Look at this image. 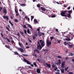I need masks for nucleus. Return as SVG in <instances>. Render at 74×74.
I'll list each match as a JSON object with an SVG mask.
<instances>
[{
    "label": "nucleus",
    "mask_w": 74,
    "mask_h": 74,
    "mask_svg": "<svg viewBox=\"0 0 74 74\" xmlns=\"http://www.w3.org/2000/svg\"><path fill=\"white\" fill-rule=\"evenodd\" d=\"M26 25H27V27H29L31 29V30H33V28L32 27V26L29 24H27Z\"/></svg>",
    "instance_id": "obj_8"
},
{
    "label": "nucleus",
    "mask_w": 74,
    "mask_h": 74,
    "mask_svg": "<svg viewBox=\"0 0 74 74\" xmlns=\"http://www.w3.org/2000/svg\"><path fill=\"white\" fill-rule=\"evenodd\" d=\"M47 66L49 67V68H51V65L49 64H47V63H45Z\"/></svg>",
    "instance_id": "obj_11"
},
{
    "label": "nucleus",
    "mask_w": 74,
    "mask_h": 74,
    "mask_svg": "<svg viewBox=\"0 0 74 74\" xmlns=\"http://www.w3.org/2000/svg\"><path fill=\"white\" fill-rule=\"evenodd\" d=\"M33 64L35 66H37V64H36L34 62L33 63Z\"/></svg>",
    "instance_id": "obj_46"
},
{
    "label": "nucleus",
    "mask_w": 74,
    "mask_h": 74,
    "mask_svg": "<svg viewBox=\"0 0 74 74\" xmlns=\"http://www.w3.org/2000/svg\"><path fill=\"white\" fill-rule=\"evenodd\" d=\"M69 48H72L73 47V45H70V44H69Z\"/></svg>",
    "instance_id": "obj_26"
},
{
    "label": "nucleus",
    "mask_w": 74,
    "mask_h": 74,
    "mask_svg": "<svg viewBox=\"0 0 74 74\" xmlns=\"http://www.w3.org/2000/svg\"><path fill=\"white\" fill-rule=\"evenodd\" d=\"M40 29L39 28H38L37 30V31H38V32H39L40 31Z\"/></svg>",
    "instance_id": "obj_44"
},
{
    "label": "nucleus",
    "mask_w": 74,
    "mask_h": 74,
    "mask_svg": "<svg viewBox=\"0 0 74 74\" xmlns=\"http://www.w3.org/2000/svg\"><path fill=\"white\" fill-rule=\"evenodd\" d=\"M32 55L33 56H35V57H36V58H37V55H36V54H33Z\"/></svg>",
    "instance_id": "obj_32"
},
{
    "label": "nucleus",
    "mask_w": 74,
    "mask_h": 74,
    "mask_svg": "<svg viewBox=\"0 0 74 74\" xmlns=\"http://www.w3.org/2000/svg\"><path fill=\"white\" fill-rule=\"evenodd\" d=\"M50 38L51 40V41H52V39H53V37L52 36H51L50 37Z\"/></svg>",
    "instance_id": "obj_35"
},
{
    "label": "nucleus",
    "mask_w": 74,
    "mask_h": 74,
    "mask_svg": "<svg viewBox=\"0 0 74 74\" xmlns=\"http://www.w3.org/2000/svg\"><path fill=\"white\" fill-rule=\"evenodd\" d=\"M65 40H66V41H71V39L68 38H65Z\"/></svg>",
    "instance_id": "obj_17"
},
{
    "label": "nucleus",
    "mask_w": 74,
    "mask_h": 74,
    "mask_svg": "<svg viewBox=\"0 0 74 74\" xmlns=\"http://www.w3.org/2000/svg\"><path fill=\"white\" fill-rule=\"evenodd\" d=\"M27 33L29 34L30 33V29H28L27 30Z\"/></svg>",
    "instance_id": "obj_30"
},
{
    "label": "nucleus",
    "mask_w": 74,
    "mask_h": 74,
    "mask_svg": "<svg viewBox=\"0 0 74 74\" xmlns=\"http://www.w3.org/2000/svg\"><path fill=\"white\" fill-rule=\"evenodd\" d=\"M67 12V10H65L64 11H62L60 13V15L62 16H65L66 17V15H65L66 14V12Z\"/></svg>",
    "instance_id": "obj_1"
},
{
    "label": "nucleus",
    "mask_w": 74,
    "mask_h": 74,
    "mask_svg": "<svg viewBox=\"0 0 74 74\" xmlns=\"http://www.w3.org/2000/svg\"><path fill=\"white\" fill-rule=\"evenodd\" d=\"M56 17V16L55 15H53L51 16V18H55Z\"/></svg>",
    "instance_id": "obj_40"
},
{
    "label": "nucleus",
    "mask_w": 74,
    "mask_h": 74,
    "mask_svg": "<svg viewBox=\"0 0 74 74\" xmlns=\"http://www.w3.org/2000/svg\"><path fill=\"white\" fill-rule=\"evenodd\" d=\"M24 32L25 34H27V31H26V29H24Z\"/></svg>",
    "instance_id": "obj_25"
},
{
    "label": "nucleus",
    "mask_w": 74,
    "mask_h": 74,
    "mask_svg": "<svg viewBox=\"0 0 74 74\" xmlns=\"http://www.w3.org/2000/svg\"><path fill=\"white\" fill-rule=\"evenodd\" d=\"M57 69H58V68L56 67L54 69L55 71H56V70H57Z\"/></svg>",
    "instance_id": "obj_49"
},
{
    "label": "nucleus",
    "mask_w": 74,
    "mask_h": 74,
    "mask_svg": "<svg viewBox=\"0 0 74 74\" xmlns=\"http://www.w3.org/2000/svg\"><path fill=\"white\" fill-rule=\"evenodd\" d=\"M15 22H18V20L17 19H16L14 20V21Z\"/></svg>",
    "instance_id": "obj_31"
},
{
    "label": "nucleus",
    "mask_w": 74,
    "mask_h": 74,
    "mask_svg": "<svg viewBox=\"0 0 74 74\" xmlns=\"http://www.w3.org/2000/svg\"><path fill=\"white\" fill-rule=\"evenodd\" d=\"M15 12L16 13H18V11H17V10H16V9H15Z\"/></svg>",
    "instance_id": "obj_53"
},
{
    "label": "nucleus",
    "mask_w": 74,
    "mask_h": 74,
    "mask_svg": "<svg viewBox=\"0 0 74 74\" xmlns=\"http://www.w3.org/2000/svg\"><path fill=\"white\" fill-rule=\"evenodd\" d=\"M21 6H22V7H25L26 6V4L25 3H23L21 5Z\"/></svg>",
    "instance_id": "obj_19"
},
{
    "label": "nucleus",
    "mask_w": 74,
    "mask_h": 74,
    "mask_svg": "<svg viewBox=\"0 0 74 74\" xmlns=\"http://www.w3.org/2000/svg\"><path fill=\"white\" fill-rule=\"evenodd\" d=\"M31 20H32V19H34V17L33 16H31Z\"/></svg>",
    "instance_id": "obj_37"
},
{
    "label": "nucleus",
    "mask_w": 74,
    "mask_h": 74,
    "mask_svg": "<svg viewBox=\"0 0 74 74\" xmlns=\"http://www.w3.org/2000/svg\"><path fill=\"white\" fill-rule=\"evenodd\" d=\"M27 20H28V21H30V18H27Z\"/></svg>",
    "instance_id": "obj_63"
},
{
    "label": "nucleus",
    "mask_w": 74,
    "mask_h": 74,
    "mask_svg": "<svg viewBox=\"0 0 74 74\" xmlns=\"http://www.w3.org/2000/svg\"><path fill=\"white\" fill-rule=\"evenodd\" d=\"M72 10H69L68 11V12H69V14H71V13H72Z\"/></svg>",
    "instance_id": "obj_22"
},
{
    "label": "nucleus",
    "mask_w": 74,
    "mask_h": 74,
    "mask_svg": "<svg viewBox=\"0 0 74 74\" xmlns=\"http://www.w3.org/2000/svg\"><path fill=\"white\" fill-rule=\"evenodd\" d=\"M56 74H60V73L59 72H57L56 73Z\"/></svg>",
    "instance_id": "obj_62"
},
{
    "label": "nucleus",
    "mask_w": 74,
    "mask_h": 74,
    "mask_svg": "<svg viewBox=\"0 0 74 74\" xmlns=\"http://www.w3.org/2000/svg\"><path fill=\"white\" fill-rule=\"evenodd\" d=\"M6 39H7L8 42H10V39H8L7 37H6Z\"/></svg>",
    "instance_id": "obj_28"
},
{
    "label": "nucleus",
    "mask_w": 74,
    "mask_h": 74,
    "mask_svg": "<svg viewBox=\"0 0 74 74\" xmlns=\"http://www.w3.org/2000/svg\"><path fill=\"white\" fill-rule=\"evenodd\" d=\"M6 29L9 31V32H10V29L8 28V27H6Z\"/></svg>",
    "instance_id": "obj_34"
},
{
    "label": "nucleus",
    "mask_w": 74,
    "mask_h": 74,
    "mask_svg": "<svg viewBox=\"0 0 74 74\" xmlns=\"http://www.w3.org/2000/svg\"><path fill=\"white\" fill-rule=\"evenodd\" d=\"M57 72H58V73H59V72H60V70H59V69H57Z\"/></svg>",
    "instance_id": "obj_48"
},
{
    "label": "nucleus",
    "mask_w": 74,
    "mask_h": 74,
    "mask_svg": "<svg viewBox=\"0 0 74 74\" xmlns=\"http://www.w3.org/2000/svg\"><path fill=\"white\" fill-rule=\"evenodd\" d=\"M69 69V67H67L66 68H65V71H67V70H68V69Z\"/></svg>",
    "instance_id": "obj_33"
},
{
    "label": "nucleus",
    "mask_w": 74,
    "mask_h": 74,
    "mask_svg": "<svg viewBox=\"0 0 74 74\" xmlns=\"http://www.w3.org/2000/svg\"><path fill=\"white\" fill-rule=\"evenodd\" d=\"M31 67H33V66H34V65L33 64H31Z\"/></svg>",
    "instance_id": "obj_59"
},
{
    "label": "nucleus",
    "mask_w": 74,
    "mask_h": 74,
    "mask_svg": "<svg viewBox=\"0 0 74 74\" xmlns=\"http://www.w3.org/2000/svg\"><path fill=\"white\" fill-rule=\"evenodd\" d=\"M40 8L43 11H46V9L43 7H41Z\"/></svg>",
    "instance_id": "obj_12"
},
{
    "label": "nucleus",
    "mask_w": 74,
    "mask_h": 74,
    "mask_svg": "<svg viewBox=\"0 0 74 74\" xmlns=\"http://www.w3.org/2000/svg\"><path fill=\"white\" fill-rule=\"evenodd\" d=\"M61 71L62 73H64V69H62Z\"/></svg>",
    "instance_id": "obj_23"
},
{
    "label": "nucleus",
    "mask_w": 74,
    "mask_h": 74,
    "mask_svg": "<svg viewBox=\"0 0 74 74\" xmlns=\"http://www.w3.org/2000/svg\"><path fill=\"white\" fill-rule=\"evenodd\" d=\"M34 36H36V37H37V36H38V35L37 34V33H36L34 34Z\"/></svg>",
    "instance_id": "obj_39"
},
{
    "label": "nucleus",
    "mask_w": 74,
    "mask_h": 74,
    "mask_svg": "<svg viewBox=\"0 0 74 74\" xmlns=\"http://www.w3.org/2000/svg\"><path fill=\"white\" fill-rule=\"evenodd\" d=\"M12 42V44H14V41H13V40H12L11 41Z\"/></svg>",
    "instance_id": "obj_54"
},
{
    "label": "nucleus",
    "mask_w": 74,
    "mask_h": 74,
    "mask_svg": "<svg viewBox=\"0 0 74 74\" xmlns=\"http://www.w3.org/2000/svg\"><path fill=\"white\" fill-rule=\"evenodd\" d=\"M40 43H41V46L42 47H44L45 45V41L44 40H39V42Z\"/></svg>",
    "instance_id": "obj_2"
},
{
    "label": "nucleus",
    "mask_w": 74,
    "mask_h": 74,
    "mask_svg": "<svg viewBox=\"0 0 74 74\" xmlns=\"http://www.w3.org/2000/svg\"><path fill=\"white\" fill-rule=\"evenodd\" d=\"M69 74H73V73L70 72L69 73Z\"/></svg>",
    "instance_id": "obj_47"
},
{
    "label": "nucleus",
    "mask_w": 74,
    "mask_h": 74,
    "mask_svg": "<svg viewBox=\"0 0 74 74\" xmlns=\"http://www.w3.org/2000/svg\"><path fill=\"white\" fill-rule=\"evenodd\" d=\"M37 44H38L39 45H37V49L39 50H41V49H42V47L40 44V42H39V41L38 42Z\"/></svg>",
    "instance_id": "obj_3"
},
{
    "label": "nucleus",
    "mask_w": 74,
    "mask_h": 74,
    "mask_svg": "<svg viewBox=\"0 0 74 74\" xmlns=\"http://www.w3.org/2000/svg\"><path fill=\"white\" fill-rule=\"evenodd\" d=\"M14 53L15 55H19V53H18V52H14Z\"/></svg>",
    "instance_id": "obj_20"
},
{
    "label": "nucleus",
    "mask_w": 74,
    "mask_h": 74,
    "mask_svg": "<svg viewBox=\"0 0 74 74\" xmlns=\"http://www.w3.org/2000/svg\"><path fill=\"white\" fill-rule=\"evenodd\" d=\"M17 36H18V37H20V34H19V33H18L17 34Z\"/></svg>",
    "instance_id": "obj_43"
},
{
    "label": "nucleus",
    "mask_w": 74,
    "mask_h": 74,
    "mask_svg": "<svg viewBox=\"0 0 74 74\" xmlns=\"http://www.w3.org/2000/svg\"><path fill=\"white\" fill-rule=\"evenodd\" d=\"M3 19H6L7 21H8V17L7 16H3Z\"/></svg>",
    "instance_id": "obj_9"
},
{
    "label": "nucleus",
    "mask_w": 74,
    "mask_h": 74,
    "mask_svg": "<svg viewBox=\"0 0 74 74\" xmlns=\"http://www.w3.org/2000/svg\"><path fill=\"white\" fill-rule=\"evenodd\" d=\"M34 53H35V52H37V53H38L40 52H39V51L38 50H37V49L34 50Z\"/></svg>",
    "instance_id": "obj_14"
},
{
    "label": "nucleus",
    "mask_w": 74,
    "mask_h": 74,
    "mask_svg": "<svg viewBox=\"0 0 74 74\" xmlns=\"http://www.w3.org/2000/svg\"><path fill=\"white\" fill-rule=\"evenodd\" d=\"M20 34H21L23 36V34H24L23 32L20 31Z\"/></svg>",
    "instance_id": "obj_24"
},
{
    "label": "nucleus",
    "mask_w": 74,
    "mask_h": 74,
    "mask_svg": "<svg viewBox=\"0 0 74 74\" xmlns=\"http://www.w3.org/2000/svg\"><path fill=\"white\" fill-rule=\"evenodd\" d=\"M60 42H61L60 41V40H58V41L57 43H60Z\"/></svg>",
    "instance_id": "obj_56"
},
{
    "label": "nucleus",
    "mask_w": 74,
    "mask_h": 74,
    "mask_svg": "<svg viewBox=\"0 0 74 74\" xmlns=\"http://www.w3.org/2000/svg\"><path fill=\"white\" fill-rule=\"evenodd\" d=\"M18 49L19 51H20L21 52H23V51H24V50L22 48H18Z\"/></svg>",
    "instance_id": "obj_10"
},
{
    "label": "nucleus",
    "mask_w": 74,
    "mask_h": 74,
    "mask_svg": "<svg viewBox=\"0 0 74 74\" xmlns=\"http://www.w3.org/2000/svg\"><path fill=\"white\" fill-rule=\"evenodd\" d=\"M56 31L57 32H58V29H56Z\"/></svg>",
    "instance_id": "obj_55"
},
{
    "label": "nucleus",
    "mask_w": 74,
    "mask_h": 74,
    "mask_svg": "<svg viewBox=\"0 0 74 74\" xmlns=\"http://www.w3.org/2000/svg\"><path fill=\"white\" fill-rule=\"evenodd\" d=\"M37 60L38 61V62H40V59H37Z\"/></svg>",
    "instance_id": "obj_60"
},
{
    "label": "nucleus",
    "mask_w": 74,
    "mask_h": 74,
    "mask_svg": "<svg viewBox=\"0 0 74 74\" xmlns=\"http://www.w3.org/2000/svg\"><path fill=\"white\" fill-rule=\"evenodd\" d=\"M64 44L65 45H67V43H66V42H65Z\"/></svg>",
    "instance_id": "obj_58"
},
{
    "label": "nucleus",
    "mask_w": 74,
    "mask_h": 74,
    "mask_svg": "<svg viewBox=\"0 0 74 74\" xmlns=\"http://www.w3.org/2000/svg\"><path fill=\"white\" fill-rule=\"evenodd\" d=\"M47 46L49 47L51 45V42L49 40H48V39L46 40Z\"/></svg>",
    "instance_id": "obj_4"
},
{
    "label": "nucleus",
    "mask_w": 74,
    "mask_h": 74,
    "mask_svg": "<svg viewBox=\"0 0 74 74\" xmlns=\"http://www.w3.org/2000/svg\"><path fill=\"white\" fill-rule=\"evenodd\" d=\"M66 63V61H64L62 62L61 64V67L62 68H64V65Z\"/></svg>",
    "instance_id": "obj_6"
},
{
    "label": "nucleus",
    "mask_w": 74,
    "mask_h": 74,
    "mask_svg": "<svg viewBox=\"0 0 74 74\" xmlns=\"http://www.w3.org/2000/svg\"><path fill=\"white\" fill-rule=\"evenodd\" d=\"M68 10H70V7H69L67 8Z\"/></svg>",
    "instance_id": "obj_57"
},
{
    "label": "nucleus",
    "mask_w": 74,
    "mask_h": 74,
    "mask_svg": "<svg viewBox=\"0 0 74 74\" xmlns=\"http://www.w3.org/2000/svg\"><path fill=\"white\" fill-rule=\"evenodd\" d=\"M38 36L39 37H41V36L45 35V34L44 33L41 32H38Z\"/></svg>",
    "instance_id": "obj_5"
},
{
    "label": "nucleus",
    "mask_w": 74,
    "mask_h": 74,
    "mask_svg": "<svg viewBox=\"0 0 74 74\" xmlns=\"http://www.w3.org/2000/svg\"><path fill=\"white\" fill-rule=\"evenodd\" d=\"M2 9H3V8H2V7H0V11H1V10H2Z\"/></svg>",
    "instance_id": "obj_52"
},
{
    "label": "nucleus",
    "mask_w": 74,
    "mask_h": 74,
    "mask_svg": "<svg viewBox=\"0 0 74 74\" xmlns=\"http://www.w3.org/2000/svg\"><path fill=\"white\" fill-rule=\"evenodd\" d=\"M23 60L25 62H26L28 64H29L30 65L31 64V63L29 61H28L27 60H26V59L23 58Z\"/></svg>",
    "instance_id": "obj_7"
},
{
    "label": "nucleus",
    "mask_w": 74,
    "mask_h": 74,
    "mask_svg": "<svg viewBox=\"0 0 74 74\" xmlns=\"http://www.w3.org/2000/svg\"><path fill=\"white\" fill-rule=\"evenodd\" d=\"M66 15V16H67V17H68V18H70V17L71 16V15L70 14H69Z\"/></svg>",
    "instance_id": "obj_21"
},
{
    "label": "nucleus",
    "mask_w": 74,
    "mask_h": 74,
    "mask_svg": "<svg viewBox=\"0 0 74 74\" xmlns=\"http://www.w3.org/2000/svg\"><path fill=\"white\" fill-rule=\"evenodd\" d=\"M37 7H38V8H40V4H38L37 5Z\"/></svg>",
    "instance_id": "obj_36"
},
{
    "label": "nucleus",
    "mask_w": 74,
    "mask_h": 74,
    "mask_svg": "<svg viewBox=\"0 0 74 74\" xmlns=\"http://www.w3.org/2000/svg\"><path fill=\"white\" fill-rule=\"evenodd\" d=\"M25 19H28L27 17V16H25Z\"/></svg>",
    "instance_id": "obj_61"
},
{
    "label": "nucleus",
    "mask_w": 74,
    "mask_h": 74,
    "mask_svg": "<svg viewBox=\"0 0 74 74\" xmlns=\"http://www.w3.org/2000/svg\"><path fill=\"white\" fill-rule=\"evenodd\" d=\"M37 73L38 74L40 73V69H37Z\"/></svg>",
    "instance_id": "obj_13"
},
{
    "label": "nucleus",
    "mask_w": 74,
    "mask_h": 74,
    "mask_svg": "<svg viewBox=\"0 0 74 74\" xmlns=\"http://www.w3.org/2000/svg\"><path fill=\"white\" fill-rule=\"evenodd\" d=\"M28 40L29 42H32V40H30V39H28Z\"/></svg>",
    "instance_id": "obj_51"
},
{
    "label": "nucleus",
    "mask_w": 74,
    "mask_h": 74,
    "mask_svg": "<svg viewBox=\"0 0 74 74\" xmlns=\"http://www.w3.org/2000/svg\"><path fill=\"white\" fill-rule=\"evenodd\" d=\"M57 57L58 58H60V59L62 58V57H61V56H58Z\"/></svg>",
    "instance_id": "obj_45"
},
{
    "label": "nucleus",
    "mask_w": 74,
    "mask_h": 74,
    "mask_svg": "<svg viewBox=\"0 0 74 74\" xmlns=\"http://www.w3.org/2000/svg\"><path fill=\"white\" fill-rule=\"evenodd\" d=\"M23 56H25V54H22Z\"/></svg>",
    "instance_id": "obj_64"
},
{
    "label": "nucleus",
    "mask_w": 74,
    "mask_h": 74,
    "mask_svg": "<svg viewBox=\"0 0 74 74\" xmlns=\"http://www.w3.org/2000/svg\"><path fill=\"white\" fill-rule=\"evenodd\" d=\"M32 38L34 39V40H35L36 39V37H35L34 36H32Z\"/></svg>",
    "instance_id": "obj_42"
},
{
    "label": "nucleus",
    "mask_w": 74,
    "mask_h": 74,
    "mask_svg": "<svg viewBox=\"0 0 74 74\" xmlns=\"http://www.w3.org/2000/svg\"><path fill=\"white\" fill-rule=\"evenodd\" d=\"M55 65H52V67L53 68H55Z\"/></svg>",
    "instance_id": "obj_50"
},
{
    "label": "nucleus",
    "mask_w": 74,
    "mask_h": 74,
    "mask_svg": "<svg viewBox=\"0 0 74 74\" xmlns=\"http://www.w3.org/2000/svg\"><path fill=\"white\" fill-rule=\"evenodd\" d=\"M18 44H19V45H20V47H21V48H23V45H21V43L20 42H19Z\"/></svg>",
    "instance_id": "obj_16"
},
{
    "label": "nucleus",
    "mask_w": 74,
    "mask_h": 74,
    "mask_svg": "<svg viewBox=\"0 0 74 74\" xmlns=\"http://www.w3.org/2000/svg\"><path fill=\"white\" fill-rule=\"evenodd\" d=\"M69 56H73L74 55V53H71L69 55Z\"/></svg>",
    "instance_id": "obj_27"
},
{
    "label": "nucleus",
    "mask_w": 74,
    "mask_h": 74,
    "mask_svg": "<svg viewBox=\"0 0 74 74\" xmlns=\"http://www.w3.org/2000/svg\"><path fill=\"white\" fill-rule=\"evenodd\" d=\"M3 12L4 14H7V10L5 8H4V10H3Z\"/></svg>",
    "instance_id": "obj_15"
},
{
    "label": "nucleus",
    "mask_w": 74,
    "mask_h": 74,
    "mask_svg": "<svg viewBox=\"0 0 74 74\" xmlns=\"http://www.w3.org/2000/svg\"><path fill=\"white\" fill-rule=\"evenodd\" d=\"M23 27L24 28H25V29H26L27 28V27H26V25H23Z\"/></svg>",
    "instance_id": "obj_41"
},
{
    "label": "nucleus",
    "mask_w": 74,
    "mask_h": 74,
    "mask_svg": "<svg viewBox=\"0 0 74 74\" xmlns=\"http://www.w3.org/2000/svg\"><path fill=\"white\" fill-rule=\"evenodd\" d=\"M34 22L35 23H38V21H37V20H36V19H34Z\"/></svg>",
    "instance_id": "obj_29"
},
{
    "label": "nucleus",
    "mask_w": 74,
    "mask_h": 74,
    "mask_svg": "<svg viewBox=\"0 0 74 74\" xmlns=\"http://www.w3.org/2000/svg\"><path fill=\"white\" fill-rule=\"evenodd\" d=\"M5 46L6 47V48H7L8 49H10V46H7V45H5Z\"/></svg>",
    "instance_id": "obj_18"
},
{
    "label": "nucleus",
    "mask_w": 74,
    "mask_h": 74,
    "mask_svg": "<svg viewBox=\"0 0 74 74\" xmlns=\"http://www.w3.org/2000/svg\"><path fill=\"white\" fill-rule=\"evenodd\" d=\"M58 62L60 64H61V61L60 60H58Z\"/></svg>",
    "instance_id": "obj_38"
}]
</instances>
